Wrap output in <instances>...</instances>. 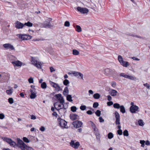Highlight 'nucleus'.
I'll use <instances>...</instances> for the list:
<instances>
[{"instance_id": "f257e3e1", "label": "nucleus", "mask_w": 150, "mask_h": 150, "mask_svg": "<svg viewBox=\"0 0 150 150\" xmlns=\"http://www.w3.org/2000/svg\"><path fill=\"white\" fill-rule=\"evenodd\" d=\"M17 139L18 146L21 150H34L32 147L28 146L20 138H18Z\"/></svg>"}, {"instance_id": "f03ea898", "label": "nucleus", "mask_w": 150, "mask_h": 150, "mask_svg": "<svg viewBox=\"0 0 150 150\" xmlns=\"http://www.w3.org/2000/svg\"><path fill=\"white\" fill-rule=\"evenodd\" d=\"M52 19V18H49L44 21L43 23H38V26L42 28H52L53 26V25L51 24L50 23V22L51 21Z\"/></svg>"}, {"instance_id": "7ed1b4c3", "label": "nucleus", "mask_w": 150, "mask_h": 150, "mask_svg": "<svg viewBox=\"0 0 150 150\" xmlns=\"http://www.w3.org/2000/svg\"><path fill=\"white\" fill-rule=\"evenodd\" d=\"M57 120L58 121L60 126L62 127L66 128V126L67 125V122L64 120H63L60 117L57 118Z\"/></svg>"}, {"instance_id": "20e7f679", "label": "nucleus", "mask_w": 150, "mask_h": 150, "mask_svg": "<svg viewBox=\"0 0 150 150\" xmlns=\"http://www.w3.org/2000/svg\"><path fill=\"white\" fill-rule=\"evenodd\" d=\"M20 38L21 39L23 40H30L32 36L30 35L25 34H20L19 36Z\"/></svg>"}, {"instance_id": "39448f33", "label": "nucleus", "mask_w": 150, "mask_h": 150, "mask_svg": "<svg viewBox=\"0 0 150 150\" xmlns=\"http://www.w3.org/2000/svg\"><path fill=\"white\" fill-rule=\"evenodd\" d=\"M115 116L116 118L115 121L116 125H120V115L118 112L115 111L114 113Z\"/></svg>"}, {"instance_id": "423d86ee", "label": "nucleus", "mask_w": 150, "mask_h": 150, "mask_svg": "<svg viewBox=\"0 0 150 150\" xmlns=\"http://www.w3.org/2000/svg\"><path fill=\"white\" fill-rule=\"evenodd\" d=\"M72 124L74 127L77 128L81 127L82 123L81 121L77 120L73 122Z\"/></svg>"}, {"instance_id": "0eeeda50", "label": "nucleus", "mask_w": 150, "mask_h": 150, "mask_svg": "<svg viewBox=\"0 0 150 150\" xmlns=\"http://www.w3.org/2000/svg\"><path fill=\"white\" fill-rule=\"evenodd\" d=\"M70 144V145L75 149H77L80 145V144L79 142H77L75 143L74 140H71Z\"/></svg>"}, {"instance_id": "6e6552de", "label": "nucleus", "mask_w": 150, "mask_h": 150, "mask_svg": "<svg viewBox=\"0 0 150 150\" xmlns=\"http://www.w3.org/2000/svg\"><path fill=\"white\" fill-rule=\"evenodd\" d=\"M77 10L82 13H86L88 12V10L86 8H83L81 7H78L77 8Z\"/></svg>"}, {"instance_id": "1a4fd4ad", "label": "nucleus", "mask_w": 150, "mask_h": 150, "mask_svg": "<svg viewBox=\"0 0 150 150\" xmlns=\"http://www.w3.org/2000/svg\"><path fill=\"white\" fill-rule=\"evenodd\" d=\"M139 108L137 105L131 106L129 108V111L132 113H135L136 111H139L138 109Z\"/></svg>"}, {"instance_id": "9d476101", "label": "nucleus", "mask_w": 150, "mask_h": 150, "mask_svg": "<svg viewBox=\"0 0 150 150\" xmlns=\"http://www.w3.org/2000/svg\"><path fill=\"white\" fill-rule=\"evenodd\" d=\"M14 24L15 27L17 29L22 28L24 26V24L18 21H16Z\"/></svg>"}, {"instance_id": "9b49d317", "label": "nucleus", "mask_w": 150, "mask_h": 150, "mask_svg": "<svg viewBox=\"0 0 150 150\" xmlns=\"http://www.w3.org/2000/svg\"><path fill=\"white\" fill-rule=\"evenodd\" d=\"M3 47L6 49H9L11 50H14L15 48L13 45L10 43H6L3 45Z\"/></svg>"}, {"instance_id": "f8f14e48", "label": "nucleus", "mask_w": 150, "mask_h": 150, "mask_svg": "<svg viewBox=\"0 0 150 150\" xmlns=\"http://www.w3.org/2000/svg\"><path fill=\"white\" fill-rule=\"evenodd\" d=\"M50 83L52 85V87L55 88L56 90H57L58 91L62 90V89L60 88V87L58 84L52 81H50Z\"/></svg>"}, {"instance_id": "ddd939ff", "label": "nucleus", "mask_w": 150, "mask_h": 150, "mask_svg": "<svg viewBox=\"0 0 150 150\" xmlns=\"http://www.w3.org/2000/svg\"><path fill=\"white\" fill-rule=\"evenodd\" d=\"M78 116L77 115L74 113L71 114L69 115L70 119L72 120H74L77 119V117Z\"/></svg>"}, {"instance_id": "4468645a", "label": "nucleus", "mask_w": 150, "mask_h": 150, "mask_svg": "<svg viewBox=\"0 0 150 150\" xmlns=\"http://www.w3.org/2000/svg\"><path fill=\"white\" fill-rule=\"evenodd\" d=\"M72 74L74 76H77L79 75V76H80L81 79H83V75L80 72H79L74 71L73 72Z\"/></svg>"}, {"instance_id": "2eb2a0df", "label": "nucleus", "mask_w": 150, "mask_h": 150, "mask_svg": "<svg viewBox=\"0 0 150 150\" xmlns=\"http://www.w3.org/2000/svg\"><path fill=\"white\" fill-rule=\"evenodd\" d=\"M12 63L14 66H16L17 67H19L21 66L22 65V63L19 61H13L12 62Z\"/></svg>"}, {"instance_id": "dca6fc26", "label": "nucleus", "mask_w": 150, "mask_h": 150, "mask_svg": "<svg viewBox=\"0 0 150 150\" xmlns=\"http://www.w3.org/2000/svg\"><path fill=\"white\" fill-rule=\"evenodd\" d=\"M31 62L35 67H38V61L35 57H31Z\"/></svg>"}, {"instance_id": "f3484780", "label": "nucleus", "mask_w": 150, "mask_h": 150, "mask_svg": "<svg viewBox=\"0 0 150 150\" xmlns=\"http://www.w3.org/2000/svg\"><path fill=\"white\" fill-rule=\"evenodd\" d=\"M110 95L112 96H115L117 95V91L114 89H112L110 92Z\"/></svg>"}, {"instance_id": "a211bd4d", "label": "nucleus", "mask_w": 150, "mask_h": 150, "mask_svg": "<svg viewBox=\"0 0 150 150\" xmlns=\"http://www.w3.org/2000/svg\"><path fill=\"white\" fill-rule=\"evenodd\" d=\"M69 104L68 102H67L65 103H64L63 104V109L64 110V113H65L66 112V110H66L68 108V104Z\"/></svg>"}, {"instance_id": "6ab92c4d", "label": "nucleus", "mask_w": 150, "mask_h": 150, "mask_svg": "<svg viewBox=\"0 0 150 150\" xmlns=\"http://www.w3.org/2000/svg\"><path fill=\"white\" fill-rule=\"evenodd\" d=\"M111 69L109 68L105 69L104 70V73L106 75L110 74Z\"/></svg>"}, {"instance_id": "aec40b11", "label": "nucleus", "mask_w": 150, "mask_h": 150, "mask_svg": "<svg viewBox=\"0 0 150 150\" xmlns=\"http://www.w3.org/2000/svg\"><path fill=\"white\" fill-rule=\"evenodd\" d=\"M69 90L67 87H66L64 90L63 94L64 96H66L69 93Z\"/></svg>"}, {"instance_id": "412c9836", "label": "nucleus", "mask_w": 150, "mask_h": 150, "mask_svg": "<svg viewBox=\"0 0 150 150\" xmlns=\"http://www.w3.org/2000/svg\"><path fill=\"white\" fill-rule=\"evenodd\" d=\"M124 67H127L129 66V63L127 61H123V63H120Z\"/></svg>"}, {"instance_id": "4be33fe9", "label": "nucleus", "mask_w": 150, "mask_h": 150, "mask_svg": "<svg viewBox=\"0 0 150 150\" xmlns=\"http://www.w3.org/2000/svg\"><path fill=\"white\" fill-rule=\"evenodd\" d=\"M127 35H129L130 36H132L133 37H135L137 38H142V37L140 36H138L137 35H135L134 34H131V33H127L126 34Z\"/></svg>"}, {"instance_id": "5701e85b", "label": "nucleus", "mask_w": 150, "mask_h": 150, "mask_svg": "<svg viewBox=\"0 0 150 150\" xmlns=\"http://www.w3.org/2000/svg\"><path fill=\"white\" fill-rule=\"evenodd\" d=\"M3 139L4 141H6L8 143L10 144L12 139L10 138H7L6 137L2 138Z\"/></svg>"}, {"instance_id": "b1692460", "label": "nucleus", "mask_w": 150, "mask_h": 150, "mask_svg": "<svg viewBox=\"0 0 150 150\" xmlns=\"http://www.w3.org/2000/svg\"><path fill=\"white\" fill-rule=\"evenodd\" d=\"M67 100L69 102H71L73 101L72 99L71 96L70 95H67Z\"/></svg>"}, {"instance_id": "393cba45", "label": "nucleus", "mask_w": 150, "mask_h": 150, "mask_svg": "<svg viewBox=\"0 0 150 150\" xmlns=\"http://www.w3.org/2000/svg\"><path fill=\"white\" fill-rule=\"evenodd\" d=\"M24 26L25 25L28 27H30L33 26V24L29 21L27 23H25L24 24Z\"/></svg>"}, {"instance_id": "a878e982", "label": "nucleus", "mask_w": 150, "mask_h": 150, "mask_svg": "<svg viewBox=\"0 0 150 150\" xmlns=\"http://www.w3.org/2000/svg\"><path fill=\"white\" fill-rule=\"evenodd\" d=\"M44 63H41V62L38 61V69H42V71L43 70V69L42 68L43 66L44 65Z\"/></svg>"}, {"instance_id": "bb28decb", "label": "nucleus", "mask_w": 150, "mask_h": 150, "mask_svg": "<svg viewBox=\"0 0 150 150\" xmlns=\"http://www.w3.org/2000/svg\"><path fill=\"white\" fill-rule=\"evenodd\" d=\"M110 74L112 75L115 76H116L117 75V73L114 69H111Z\"/></svg>"}, {"instance_id": "cd10ccee", "label": "nucleus", "mask_w": 150, "mask_h": 150, "mask_svg": "<svg viewBox=\"0 0 150 150\" xmlns=\"http://www.w3.org/2000/svg\"><path fill=\"white\" fill-rule=\"evenodd\" d=\"M96 137V138L97 139H100V134L98 131H96L94 132Z\"/></svg>"}, {"instance_id": "c85d7f7f", "label": "nucleus", "mask_w": 150, "mask_h": 150, "mask_svg": "<svg viewBox=\"0 0 150 150\" xmlns=\"http://www.w3.org/2000/svg\"><path fill=\"white\" fill-rule=\"evenodd\" d=\"M100 97V94L98 93H95L94 94L93 97L95 99H98Z\"/></svg>"}, {"instance_id": "c756f323", "label": "nucleus", "mask_w": 150, "mask_h": 150, "mask_svg": "<svg viewBox=\"0 0 150 150\" xmlns=\"http://www.w3.org/2000/svg\"><path fill=\"white\" fill-rule=\"evenodd\" d=\"M76 30L77 32H80L81 31V28L79 25H76Z\"/></svg>"}, {"instance_id": "7c9ffc66", "label": "nucleus", "mask_w": 150, "mask_h": 150, "mask_svg": "<svg viewBox=\"0 0 150 150\" xmlns=\"http://www.w3.org/2000/svg\"><path fill=\"white\" fill-rule=\"evenodd\" d=\"M113 107L115 108L119 109L120 108L121 106L120 104L117 103H115L113 105Z\"/></svg>"}, {"instance_id": "2f4dec72", "label": "nucleus", "mask_w": 150, "mask_h": 150, "mask_svg": "<svg viewBox=\"0 0 150 150\" xmlns=\"http://www.w3.org/2000/svg\"><path fill=\"white\" fill-rule=\"evenodd\" d=\"M120 111L123 113L125 112V110L124 106L123 105H121L120 107Z\"/></svg>"}, {"instance_id": "473e14b6", "label": "nucleus", "mask_w": 150, "mask_h": 150, "mask_svg": "<svg viewBox=\"0 0 150 150\" xmlns=\"http://www.w3.org/2000/svg\"><path fill=\"white\" fill-rule=\"evenodd\" d=\"M72 53L74 55H77L79 54V52L77 50L74 49L72 50Z\"/></svg>"}, {"instance_id": "72a5a7b5", "label": "nucleus", "mask_w": 150, "mask_h": 150, "mask_svg": "<svg viewBox=\"0 0 150 150\" xmlns=\"http://www.w3.org/2000/svg\"><path fill=\"white\" fill-rule=\"evenodd\" d=\"M47 86L46 83L45 82H42L41 84V86L42 89H45L47 87Z\"/></svg>"}, {"instance_id": "f704fd0d", "label": "nucleus", "mask_w": 150, "mask_h": 150, "mask_svg": "<svg viewBox=\"0 0 150 150\" xmlns=\"http://www.w3.org/2000/svg\"><path fill=\"white\" fill-rule=\"evenodd\" d=\"M55 97L57 98L58 100H60V99H61V98L63 97L62 96V95L61 94H56L55 96Z\"/></svg>"}, {"instance_id": "c9c22d12", "label": "nucleus", "mask_w": 150, "mask_h": 150, "mask_svg": "<svg viewBox=\"0 0 150 150\" xmlns=\"http://www.w3.org/2000/svg\"><path fill=\"white\" fill-rule=\"evenodd\" d=\"M118 59L120 62V64L121 63H123V59L122 57L120 55H119L118 57Z\"/></svg>"}, {"instance_id": "e433bc0d", "label": "nucleus", "mask_w": 150, "mask_h": 150, "mask_svg": "<svg viewBox=\"0 0 150 150\" xmlns=\"http://www.w3.org/2000/svg\"><path fill=\"white\" fill-rule=\"evenodd\" d=\"M31 94L30 96V97L31 99H33L35 98L36 96V93H33L31 92Z\"/></svg>"}, {"instance_id": "4c0bfd02", "label": "nucleus", "mask_w": 150, "mask_h": 150, "mask_svg": "<svg viewBox=\"0 0 150 150\" xmlns=\"http://www.w3.org/2000/svg\"><path fill=\"white\" fill-rule=\"evenodd\" d=\"M63 83L64 85L67 86H68V85L69 84V82L68 80L65 79L63 81Z\"/></svg>"}, {"instance_id": "58836bf2", "label": "nucleus", "mask_w": 150, "mask_h": 150, "mask_svg": "<svg viewBox=\"0 0 150 150\" xmlns=\"http://www.w3.org/2000/svg\"><path fill=\"white\" fill-rule=\"evenodd\" d=\"M77 108L75 106H72L71 108V110L73 112H75L76 111Z\"/></svg>"}, {"instance_id": "ea45409f", "label": "nucleus", "mask_w": 150, "mask_h": 150, "mask_svg": "<svg viewBox=\"0 0 150 150\" xmlns=\"http://www.w3.org/2000/svg\"><path fill=\"white\" fill-rule=\"evenodd\" d=\"M108 139H111L113 137V134L111 132L109 133L108 135Z\"/></svg>"}, {"instance_id": "a19ab883", "label": "nucleus", "mask_w": 150, "mask_h": 150, "mask_svg": "<svg viewBox=\"0 0 150 150\" xmlns=\"http://www.w3.org/2000/svg\"><path fill=\"white\" fill-rule=\"evenodd\" d=\"M138 122L139 125L140 126H143L144 125L143 120L141 119L139 120Z\"/></svg>"}, {"instance_id": "79ce46f5", "label": "nucleus", "mask_w": 150, "mask_h": 150, "mask_svg": "<svg viewBox=\"0 0 150 150\" xmlns=\"http://www.w3.org/2000/svg\"><path fill=\"white\" fill-rule=\"evenodd\" d=\"M101 111L99 110H97L95 112L96 115L98 117H99L101 115Z\"/></svg>"}, {"instance_id": "37998d69", "label": "nucleus", "mask_w": 150, "mask_h": 150, "mask_svg": "<svg viewBox=\"0 0 150 150\" xmlns=\"http://www.w3.org/2000/svg\"><path fill=\"white\" fill-rule=\"evenodd\" d=\"M23 141L26 143H28L30 142V140L26 137H24L23 138Z\"/></svg>"}, {"instance_id": "c03bdc74", "label": "nucleus", "mask_w": 150, "mask_h": 150, "mask_svg": "<svg viewBox=\"0 0 150 150\" xmlns=\"http://www.w3.org/2000/svg\"><path fill=\"white\" fill-rule=\"evenodd\" d=\"M145 141L144 140H140L139 143L141 144V146L142 147H144L145 146Z\"/></svg>"}, {"instance_id": "a18cd8bd", "label": "nucleus", "mask_w": 150, "mask_h": 150, "mask_svg": "<svg viewBox=\"0 0 150 150\" xmlns=\"http://www.w3.org/2000/svg\"><path fill=\"white\" fill-rule=\"evenodd\" d=\"M123 134L124 136H128L129 135V133L128 131L125 129L123 132Z\"/></svg>"}, {"instance_id": "49530a36", "label": "nucleus", "mask_w": 150, "mask_h": 150, "mask_svg": "<svg viewBox=\"0 0 150 150\" xmlns=\"http://www.w3.org/2000/svg\"><path fill=\"white\" fill-rule=\"evenodd\" d=\"M129 79L135 81L136 80V78L134 76H131L129 75V78H128Z\"/></svg>"}, {"instance_id": "de8ad7c7", "label": "nucleus", "mask_w": 150, "mask_h": 150, "mask_svg": "<svg viewBox=\"0 0 150 150\" xmlns=\"http://www.w3.org/2000/svg\"><path fill=\"white\" fill-rule=\"evenodd\" d=\"M89 122L90 123V125H91L92 128H96V126L93 123V122L91 121H89Z\"/></svg>"}, {"instance_id": "09e8293b", "label": "nucleus", "mask_w": 150, "mask_h": 150, "mask_svg": "<svg viewBox=\"0 0 150 150\" xmlns=\"http://www.w3.org/2000/svg\"><path fill=\"white\" fill-rule=\"evenodd\" d=\"M6 93L8 95H11L12 92V90L11 89L7 90L6 91Z\"/></svg>"}, {"instance_id": "8fccbe9b", "label": "nucleus", "mask_w": 150, "mask_h": 150, "mask_svg": "<svg viewBox=\"0 0 150 150\" xmlns=\"http://www.w3.org/2000/svg\"><path fill=\"white\" fill-rule=\"evenodd\" d=\"M99 105L98 103V102H94L93 104V107L94 108H96Z\"/></svg>"}, {"instance_id": "3c124183", "label": "nucleus", "mask_w": 150, "mask_h": 150, "mask_svg": "<svg viewBox=\"0 0 150 150\" xmlns=\"http://www.w3.org/2000/svg\"><path fill=\"white\" fill-rule=\"evenodd\" d=\"M86 106H85V105H82L81 106H80V109L81 110H83V111L85 110L86 109Z\"/></svg>"}, {"instance_id": "603ef678", "label": "nucleus", "mask_w": 150, "mask_h": 150, "mask_svg": "<svg viewBox=\"0 0 150 150\" xmlns=\"http://www.w3.org/2000/svg\"><path fill=\"white\" fill-rule=\"evenodd\" d=\"M8 102L11 104L13 103V100L12 98H9L8 99Z\"/></svg>"}, {"instance_id": "864d4df0", "label": "nucleus", "mask_w": 150, "mask_h": 150, "mask_svg": "<svg viewBox=\"0 0 150 150\" xmlns=\"http://www.w3.org/2000/svg\"><path fill=\"white\" fill-rule=\"evenodd\" d=\"M64 25L66 27H69L70 25V23L68 21H66L64 24Z\"/></svg>"}, {"instance_id": "5fc2aeb1", "label": "nucleus", "mask_w": 150, "mask_h": 150, "mask_svg": "<svg viewBox=\"0 0 150 150\" xmlns=\"http://www.w3.org/2000/svg\"><path fill=\"white\" fill-rule=\"evenodd\" d=\"M9 144L11 146H14L16 145V143L14 141L12 140Z\"/></svg>"}, {"instance_id": "6e6d98bb", "label": "nucleus", "mask_w": 150, "mask_h": 150, "mask_svg": "<svg viewBox=\"0 0 150 150\" xmlns=\"http://www.w3.org/2000/svg\"><path fill=\"white\" fill-rule=\"evenodd\" d=\"M59 102L62 105L64 103V100L63 98L62 97L61 99H60V100H59Z\"/></svg>"}, {"instance_id": "4d7b16f0", "label": "nucleus", "mask_w": 150, "mask_h": 150, "mask_svg": "<svg viewBox=\"0 0 150 150\" xmlns=\"http://www.w3.org/2000/svg\"><path fill=\"white\" fill-rule=\"evenodd\" d=\"M117 134L119 135H121L122 134V130L121 129H118L117 131Z\"/></svg>"}, {"instance_id": "13d9d810", "label": "nucleus", "mask_w": 150, "mask_h": 150, "mask_svg": "<svg viewBox=\"0 0 150 150\" xmlns=\"http://www.w3.org/2000/svg\"><path fill=\"white\" fill-rule=\"evenodd\" d=\"M28 81L30 83H33V78L30 77L28 79Z\"/></svg>"}, {"instance_id": "bf43d9fd", "label": "nucleus", "mask_w": 150, "mask_h": 150, "mask_svg": "<svg viewBox=\"0 0 150 150\" xmlns=\"http://www.w3.org/2000/svg\"><path fill=\"white\" fill-rule=\"evenodd\" d=\"M5 117L3 113H0V119H3Z\"/></svg>"}, {"instance_id": "052dcab7", "label": "nucleus", "mask_w": 150, "mask_h": 150, "mask_svg": "<svg viewBox=\"0 0 150 150\" xmlns=\"http://www.w3.org/2000/svg\"><path fill=\"white\" fill-rule=\"evenodd\" d=\"M30 92H33V93H37V92L36 90V89L35 88H33V89H31L30 90Z\"/></svg>"}, {"instance_id": "680f3d73", "label": "nucleus", "mask_w": 150, "mask_h": 150, "mask_svg": "<svg viewBox=\"0 0 150 150\" xmlns=\"http://www.w3.org/2000/svg\"><path fill=\"white\" fill-rule=\"evenodd\" d=\"M113 104V103L112 101H110L109 102H108L107 103V104L108 105V106H110L112 105Z\"/></svg>"}, {"instance_id": "e2e57ef3", "label": "nucleus", "mask_w": 150, "mask_h": 150, "mask_svg": "<svg viewBox=\"0 0 150 150\" xmlns=\"http://www.w3.org/2000/svg\"><path fill=\"white\" fill-rule=\"evenodd\" d=\"M143 85L145 86L147 88L149 89H150V85H149L147 83H146L145 84H144Z\"/></svg>"}, {"instance_id": "0e129e2a", "label": "nucleus", "mask_w": 150, "mask_h": 150, "mask_svg": "<svg viewBox=\"0 0 150 150\" xmlns=\"http://www.w3.org/2000/svg\"><path fill=\"white\" fill-rule=\"evenodd\" d=\"M116 83L114 81H113L111 82V85L113 87H115L116 86Z\"/></svg>"}, {"instance_id": "69168bd1", "label": "nucleus", "mask_w": 150, "mask_h": 150, "mask_svg": "<svg viewBox=\"0 0 150 150\" xmlns=\"http://www.w3.org/2000/svg\"><path fill=\"white\" fill-rule=\"evenodd\" d=\"M99 120L100 122H104V120L101 117H99Z\"/></svg>"}, {"instance_id": "338daca9", "label": "nucleus", "mask_w": 150, "mask_h": 150, "mask_svg": "<svg viewBox=\"0 0 150 150\" xmlns=\"http://www.w3.org/2000/svg\"><path fill=\"white\" fill-rule=\"evenodd\" d=\"M77 44L78 45H79V46L81 47H82V48L84 47V46H83L84 45L82 43L79 42H77Z\"/></svg>"}, {"instance_id": "774afa93", "label": "nucleus", "mask_w": 150, "mask_h": 150, "mask_svg": "<svg viewBox=\"0 0 150 150\" xmlns=\"http://www.w3.org/2000/svg\"><path fill=\"white\" fill-rule=\"evenodd\" d=\"M86 113L89 115H92L93 113L92 111L91 110H88L86 112Z\"/></svg>"}]
</instances>
